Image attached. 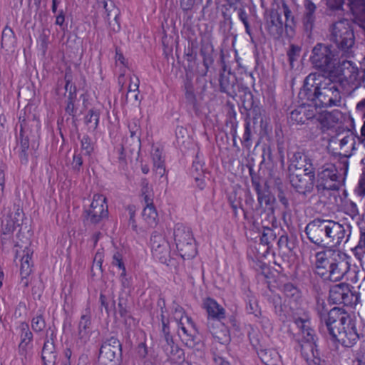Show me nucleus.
Instances as JSON below:
<instances>
[{
	"label": "nucleus",
	"instance_id": "obj_15",
	"mask_svg": "<svg viewBox=\"0 0 365 365\" xmlns=\"http://www.w3.org/2000/svg\"><path fill=\"white\" fill-rule=\"evenodd\" d=\"M122 344L115 336L105 339L100 348L98 358H101L106 363L114 362L115 360L121 361Z\"/></svg>",
	"mask_w": 365,
	"mask_h": 365
},
{
	"label": "nucleus",
	"instance_id": "obj_3",
	"mask_svg": "<svg viewBox=\"0 0 365 365\" xmlns=\"http://www.w3.org/2000/svg\"><path fill=\"white\" fill-rule=\"evenodd\" d=\"M349 155H341L336 164L328 163L317 173L319 189L338 190L344 184L349 169Z\"/></svg>",
	"mask_w": 365,
	"mask_h": 365
},
{
	"label": "nucleus",
	"instance_id": "obj_41",
	"mask_svg": "<svg viewBox=\"0 0 365 365\" xmlns=\"http://www.w3.org/2000/svg\"><path fill=\"white\" fill-rule=\"evenodd\" d=\"M282 291L287 298L294 302H297L300 298L299 290L292 283L284 284L282 287Z\"/></svg>",
	"mask_w": 365,
	"mask_h": 365
},
{
	"label": "nucleus",
	"instance_id": "obj_40",
	"mask_svg": "<svg viewBox=\"0 0 365 365\" xmlns=\"http://www.w3.org/2000/svg\"><path fill=\"white\" fill-rule=\"evenodd\" d=\"M76 86H73L70 88L69 93L67 96L66 101V106L65 107L66 113L71 115L73 113H77V108L75 106V101L76 100Z\"/></svg>",
	"mask_w": 365,
	"mask_h": 365
},
{
	"label": "nucleus",
	"instance_id": "obj_64",
	"mask_svg": "<svg viewBox=\"0 0 365 365\" xmlns=\"http://www.w3.org/2000/svg\"><path fill=\"white\" fill-rule=\"evenodd\" d=\"M112 264L113 266L118 267L119 269H121L125 266L124 262L123 261V255L119 252H115L113 255Z\"/></svg>",
	"mask_w": 365,
	"mask_h": 365
},
{
	"label": "nucleus",
	"instance_id": "obj_58",
	"mask_svg": "<svg viewBox=\"0 0 365 365\" xmlns=\"http://www.w3.org/2000/svg\"><path fill=\"white\" fill-rule=\"evenodd\" d=\"M161 333L163 337L164 343H169L173 341V337L170 331L169 320L167 319L166 324L163 323L162 326Z\"/></svg>",
	"mask_w": 365,
	"mask_h": 365
},
{
	"label": "nucleus",
	"instance_id": "obj_14",
	"mask_svg": "<svg viewBox=\"0 0 365 365\" xmlns=\"http://www.w3.org/2000/svg\"><path fill=\"white\" fill-rule=\"evenodd\" d=\"M330 225L328 227L327 248L331 247H339L342 243H346L351 235V226L342 225L338 222L330 220Z\"/></svg>",
	"mask_w": 365,
	"mask_h": 365
},
{
	"label": "nucleus",
	"instance_id": "obj_4",
	"mask_svg": "<svg viewBox=\"0 0 365 365\" xmlns=\"http://www.w3.org/2000/svg\"><path fill=\"white\" fill-rule=\"evenodd\" d=\"M294 322L303 337L301 353L307 364L326 365L325 361L321 359L319 351L317 349V336L314 330L311 327L310 321L307 318L297 317L294 318Z\"/></svg>",
	"mask_w": 365,
	"mask_h": 365
},
{
	"label": "nucleus",
	"instance_id": "obj_19",
	"mask_svg": "<svg viewBox=\"0 0 365 365\" xmlns=\"http://www.w3.org/2000/svg\"><path fill=\"white\" fill-rule=\"evenodd\" d=\"M352 297L353 293L348 284L339 283L330 288L329 298L333 304L349 305L351 304Z\"/></svg>",
	"mask_w": 365,
	"mask_h": 365
},
{
	"label": "nucleus",
	"instance_id": "obj_26",
	"mask_svg": "<svg viewBox=\"0 0 365 365\" xmlns=\"http://www.w3.org/2000/svg\"><path fill=\"white\" fill-rule=\"evenodd\" d=\"M186 320L191 326V329H189L187 333L185 335H181L178 333L179 336L181 338L182 341L184 344L188 348H194L200 342V339L197 336V331L195 328V324L193 322L192 319L190 317H186Z\"/></svg>",
	"mask_w": 365,
	"mask_h": 365
},
{
	"label": "nucleus",
	"instance_id": "obj_32",
	"mask_svg": "<svg viewBox=\"0 0 365 365\" xmlns=\"http://www.w3.org/2000/svg\"><path fill=\"white\" fill-rule=\"evenodd\" d=\"M16 44V37L13 29L6 25L2 31L1 48L9 51L13 49Z\"/></svg>",
	"mask_w": 365,
	"mask_h": 365
},
{
	"label": "nucleus",
	"instance_id": "obj_33",
	"mask_svg": "<svg viewBox=\"0 0 365 365\" xmlns=\"http://www.w3.org/2000/svg\"><path fill=\"white\" fill-rule=\"evenodd\" d=\"M151 155L153 161L154 171L160 177H163L165 173V165L163 150L159 148H156L152 152Z\"/></svg>",
	"mask_w": 365,
	"mask_h": 365
},
{
	"label": "nucleus",
	"instance_id": "obj_61",
	"mask_svg": "<svg viewBox=\"0 0 365 365\" xmlns=\"http://www.w3.org/2000/svg\"><path fill=\"white\" fill-rule=\"evenodd\" d=\"M249 113H247V118H246V123H245V130L244 133V140H243V145L249 150L250 148V144L249 141L250 139V121L248 120L249 118Z\"/></svg>",
	"mask_w": 365,
	"mask_h": 365
},
{
	"label": "nucleus",
	"instance_id": "obj_30",
	"mask_svg": "<svg viewBox=\"0 0 365 365\" xmlns=\"http://www.w3.org/2000/svg\"><path fill=\"white\" fill-rule=\"evenodd\" d=\"M265 111L258 106L252 103V123L255 125L259 124V131L266 133L269 126L268 118L265 116Z\"/></svg>",
	"mask_w": 365,
	"mask_h": 365
},
{
	"label": "nucleus",
	"instance_id": "obj_39",
	"mask_svg": "<svg viewBox=\"0 0 365 365\" xmlns=\"http://www.w3.org/2000/svg\"><path fill=\"white\" fill-rule=\"evenodd\" d=\"M257 236L255 237V240L257 238L259 239V245L264 247V252H267L271 240H273L275 238L273 230L270 228H264L262 232H257Z\"/></svg>",
	"mask_w": 365,
	"mask_h": 365
},
{
	"label": "nucleus",
	"instance_id": "obj_29",
	"mask_svg": "<svg viewBox=\"0 0 365 365\" xmlns=\"http://www.w3.org/2000/svg\"><path fill=\"white\" fill-rule=\"evenodd\" d=\"M19 329L21 331V342L19 345V354L21 355H26L27 346L33 340V334L30 331L29 326L26 322H21L19 325Z\"/></svg>",
	"mask_w": 365,
	"mask_h": 365
},
{
	"label": "nucleus",
	"instance_id": "obj_49",
	"mask_svg": "<svg viewBox=\"0 0 365 365\" xmlns=\"http://www.w3.org/2000/svg\"><path fill=\"white\" fill-rule=\"evenodd\" d=\"M81 150L84 151V155H91L93 151V145L91 142V138L86 135L81 140Z\"/></svg>",
	"mask_w": 365,
	"mask_h": 365
},
{
	"label": "nucleus",
	"instance_id": "obj_13",
	"mask_svg": "<svg viewBox=\"0 0 365 365\" xmlns=\"http://www.w3.org/2000/svg\"><path fill=\"white\" fill-rule=\"evenodd\" d=\"M330 220L317 217L307 225L304 232L312 243L319 247L327 248L328 227L331 225Z\"/></svg>",
	"mask_w": 365,
	"mask_h": 365
},
{
	"label": "nucleus",
	"instance_id": "obj_62",
	"mask_svg": "<svg viewBox=\"0 0 365 365\" xmlns=\"http://www.w3.org/2000/svg\"><path fill=\"white\" fill-rule=\"evenodd\" d=\"M238 16L245 26L246 32L251 36V26L248 21L247 14L243 9H240L238 11Z\"/></svg>",
	"mask_w": 365,
	"mask_h": 365
},
{
	"label": "nucleus",
	"instance_id": "obj_17",
	"mask_svg": "<svg viewBox=\"0 0 365 365\" xmlns=\"http://www.w3.org/2000/svg\"><path fill=\"white\" fill-rule=\"evenodd\" d=\"M349 319V317L341 309L338 307L331 309L329 317L326 319L325 325L329 334L334 340L337 341L338 336L336 334L344 330L342 327H345V324L348 322Z\"/></svg>",
	"mask_w": 365,
	"mask_h": 365
},
{
	"label": "nucleus",
	"instance_id": "obj_21",
	"mask_svg": "<svg viewBox=\"0 0 365 365\" xmlns=\"http://www.w3.org/2000/svg\"><path fill=\"white\" fill-rule=\"evenodd\" d=\"M223 319H211L207 321L208 331L217 341L225 344L230 341V331L228 327L222 322Z\"/></svg>",
	"mask_w": 365,
	"mask_h": 365
},
{
	"label": "nucleus",
	"instance_id": "obj_60",
	"mask_svg": "<svg viewBox=\"0 0 365 365\" xmlns=\"http://www.w3.org/2000/svg\"><path fill=\"white\" fill-rule=\"evenodd\" d=\"M356 355V364L354 365H365V340L362 341Z\"/></svg>",
	"mask_w": 365,
	"mask_h": 365
},
{
	"label": "nucleus",
	"instance_id": "obj_50",
	"mask_svg": "<svg viewBox=\"0 0 365 365\" xmlns=\"http://www.w3.org/2000/svg\"><path fill=\"white\" fill-rule=\"evenodd\" d=\"M138 140V145L135 147L134 145V143H133V139L130 138H125L123 140V143H121L124 148H125L127 150H128L130 153L133 152H139L140 150L141 147V141L140 139H137Z\"/></svg>",
	"mask_w": 365,
	"mask_h": 365
},
{
	"label": "nucleus",
	"instance_id": "obj_54",
	"mask_svg": "<svg viewBox=\"0 0 365 365\" xmlns=\"http://www.w3.org/2000/svg\"><path fill=\"white\" fill-rule=\"evenodd\" d=\"M127 210L129 212V225H131L133 231L137 232V223L135 219V206L133 205H129L127 207Z\"/></svg>",
	"mask_w": 365,
	"mask_h": 365
},
{
	"label": "nucleus",
	"instance_id": "obj_31",
	"mask_svg": "<svg viewBox=\"0 0 365 365\" xmlns=\"http://www.w3.org/2000/svg\"><path fill=\"white\" fill-rule=\"evenodd\" d=\"M214 48L210 43H205L201 45L200 53L202 57V63L205 66V71L202 72V76H205L209 68L214 63L213 58Z\"/></svg>",
	"mask_w": 365,
	"mask_h": 365
},
{
	"label": "nucleus",
	"instance_id": "obj_34",
	"mask_svg": "<svg viewBox=\"0 0 365 365\" xmlns=\"http://www.w3.org/2000/svg\"><path fill=\"white\" fill-rule=\"evenodd\" d=\"M20 219L15 217H11V215L4 217L1 220V232L4 235H13V232L15 230L16 225H20Z\"/></svg>",
	"mask_w": 365,
	"mask_h": 365
},
{
	"label": "nucleus",
	"instance_id": "obj_23",
	"mask_svg": "<svg viewBox=\"0 0 365 365\" xmlns=\"http://www.w3.org/2000/svg\"><path fill=\"white\" fill-rule=\"evenodd\" d=\"M252 186L257 195V201L260 207H266L270 205L272 201L274 200V197L271 195L269 187L267 184V182L263 181L254 182L252 180Z\"/></svg>",
	"mask_w": 365,
	"mask_h": 365
},
{
	"label": "nucleus",
	"instance_id": "obj_43",
	"mask_svg": "<svg viewBox=\"0 0 365 365\" xmlns=\"http://www.w3.org/2000/svg\"><path fill=\"white\" fill-rule=\"evenodd\" d=\"M289 120L292 123L304 124L306 123L304 106H299L290 113Z\"/></svg>",
	"mask_w": 365,
	"mask_h": 365
},
{
	"label": "nucleus",
	"instance_id": "obj_59",
	"mask_svg": "<svg viewBox=\"0 0 365 365\" xmlns=\"http://www.w3.org/2000/svg\"><path fill=\"white\" fill-rule=\"evenodd\" d=\"M191 173L193 177H194V175H198V176H204L205 175V172H204V169L202 168V165L200 161H198V160L193 161L192 167H191Z\"/></svg>",
	"mask_w": 365,
	"mask_h": 365
},
{
	"label": "nucleus",
	"instance_id": "obj_35",
	"mask_svg": "<svg viewBox=\"0 0 365 365\" xmlns=\"http://www.w3.org/2000/svg\"><path fill=\"white\" fill-rule=\"evenodd\" d=\"M118 311L120 317L126 319L130 317V306L128 304V294L120 293L118 299Z\"/></svg>",
	"mask_w": 365,
	"mask_h": 365
},
{
	"label": "nucleus",
	"instance_id": "obj_1",
	"mask_svg": "<svg viewBox=\"0 0 365 365\" xmlns=\"http://www.w3.org/2000/svg\"><path fill=\"white\" fill-rule=\"evenodd\" d=\"M348 70L351 73L349 80L344 72L339 73L337 71L329 75L309 74L299 93V98L302 101L312 103L314 107L340 106L341 93L348 83L351 82L355 85L361 83V79H358L360 74L358 68L351 67Z\"/></svg>",
	"mask_w": 365,
	"mask_h": 365
},
{
	"label": "nucleus",
	"instance_id": "obj_45",
	"mask_svg": "<svg viewBox=\"0 0 365 365\" xmlns=\"http://www.w3.org/2000/svg\"><path fill=\"white\" fill-rule=\"evenodd\" d=\"M344 212L350 216L352 220H356L359 224L361 216L359 215L356 203L352 201L346 202L344 205Z\"/></svg>",
	"mask_w": 365,
	"mask_h": 365
},
{
	"label": "nucleus",
	"instance_id": "obj_57",
	"mask_svg": "<svg viewBox=\"0 0 365 365\" xmlns=\"http://www.w3.org/2000/svg\"><path fill=\"white\" fill-rule=\"evenodd\" d=\"M304 12L303 16H315L317 9L316 5L310 0L304 1Z\"/></svg>",
	"mask_w": 365,
	"mask_h": 365
},
{
	"label": "nucleus",
	"instance_id": "obj_9",
	"mask_svg": "<svg viewBox=\"0 0 365 365\" xmlns=\"http://www.w3.org/2000/svg\"><path fill=\"white\" fill-rule=\"evenodd\" d=\"M329 40L344 53L349 54L355 43V36L349 20L343 19L329 27Z\"/></svg>",
	"mask_w": 365,
	"mask_h": 365
},
{
	"label": "nucleus",
	"instance_id": "obj_38",
	"mask_svg": "<svg viewBox=\"0 0 365 365\" xmlns=\"http://www.w3.org/2000/svg\"><path fill=\"white\" fill-rule=\"evenodd\" d=\"M91 324V315L89 309H86V314H82L81 317V320L78 323V336L80 339H83L87 336L88 331L87 329L90 327Z\"/></svg>",
	"mask_w": 365,
	"mask_h": 365
},
{
	"label": "nucleus",
	"instance_id": "obj_63",
	"mask_svg": "<svg viewBox=\"0 0 365 365\" xmlns=\"http://www.w3.org/2000/svg\"><path fill=\"white\" fill-rule=\"evenodd\" d=\"M83 165V158L80 153H75L73 158L72 167L73 169L79 172Z\"/></svg>",
	"mask_w": 365,
	"mask_h": 365
},
{
	"label": "nucleus",
	"instance_id": "obj_48",
	"mask_svg": "<svg viewBox=\"0 0 365 365\" xmlns=\"http://www.w3.org/2000/svg\"><path fill=\"white\" fill-rule=\"evenodd\" d=\"M255 269L257 272L258 277H262L266 279L269 277L270 274L269 267L265 263H262L261 262H256L255 264Z\"/></svg>",
	"mask_w": 365,
	"mask_h": 365
},
{
	"label": "nucleus",
	"instance_id": "obj_28",
	"mask_svg": "<svg viewBox=\"0 0 365 365\" xmlns=\"http://www.w3.org/2000/svg\"><path fill=\"white\" fill-rule=\"evenodd\" d=\"M34 251L29 248L25 247L23 250V255L21 258V267L20 274L22 279L27 278L31 272V267L33 266L32 255Z\"/></svg>",
	"mask_w": 365,
	"mask_h": 365
},
{
	"label": "nucleus",
	"instance_id": "obj_52",
	"mask_svg": "<svg viewBox=\"0 0 365 365\" xmlns=\"http://www.w3.org/2000/svg\"><path fill=\"white\" fill-rule=\"evenodd\" d=\"M301 48L296 45L292 44L287 51V56L290 65L292 66L293 62L299 56Z\"/></svg>",
	"mask_w": 365,
	"mask_h": 365
},
{
	"label": "nucleus",
	"instance_id": "obj_36",
	"mask_svg": "<svg viewBox=\"0 0 365 365\" xmlns=\"http://www.w3.org/2000/svg\"><path fill=\"white\" fill-rule=\"evenodd\" d=\"M100 110L96 108H91L84 118L85 123L88 126V129L95 131L99 124Z\"/></svg>",
	"mask_w": 365,
	"mask_h": 365
},
{
	"label": "nucleus",
	"instance_id": "obj_44",
	"mask_svg": "<svg viewBox=\"0 0 365 365\" xmlns=\"http://www.w3.org/2000/svg\"><path fill=\"white\" fill-rule=\"evenodd\" d=\"M357 24L365 31V2L352 10Z\"/></svg>",
	"mask_w": 365,
	"mask_h": 365
},
{
	"label": "nucleus",
	"instance_id": "obj_7",
	"mask_svg": "<svg viewBox=\"0 0 365 365\" xmlns=\"http://www.w3.org/2000/svg\"><path fill=\"white\" fill-rule=\"evenodd\" d=\"M237 83L239 92H242L240 98L242 106L247 112L251 110V91L247 83H244L243 76H235L230 71H226V66H223L222 71L220 74L219 84L220 91L227 93L230 97L236 96L235 86Z\"/></svg>",
	"mask_w": 365,
	"mask_h": 365
},
{
	"label": "nucleus",
	"instance_id": "obj_42",
	"mask_svg": "<svg viewBox=\"0 0 365 365\" xmlns=\"http://www.w3.org/2000/svg\"><path fill=\"white\" fill-rule=\"evenodd\" d=\"M315 309L321 321H324V323L326 324V319L329 317V313L331 309L327 307L325 300L319 297L317 298Z\"/></svg>",
	"mask_w": 365,
	"mask_h": 365
},
{
	"label": "nucleus",
	"instance_id": "obj_25",
	"mask_svg": "<svg viewBox=\"0 0 365 365\" xmlns=\"http://www.w3.org/2000/svg\"><path fill=\"white\" fill-rule=\"evenodd\" d=\"M162 349L169 361L180 364L185 360V351L174 341L162 344Z\"/></svg>",
	"mask_w": 365,
	"mask_h": 365
},
{
	"label": "nucleus",
	"instance_id": "obj_10",
	"mask_svg": "<svg viewBox=\"0 0 365 365\" xmlns=\"http://www.w3.org/2000/svg\"><path fill=\"white\" fill-rule=\"evenodd\" d=\"M174 240L179 255L183 259H190L197 255L195 239L189 227L178 224L174 229Z\"/></svg>",
	"mask_w": 365,
	"mask_h": 365
},
{
	"label": "nucleus",
	"instance_id": "obj_12",
	"mask_svg": "<svg viewBox=\"0 0 365 365\" xmlns=\"http://www.w3.org/2000/svg\"><path fill=\"white\" fill-rule=\"evenodd\" d=\"M106 200V197L103 195H93L91 204L84 210L82 215L86 226H96L108 217Z\"/></svg>",
	"mask_w": 365,
	"mask_h": 365
},
{
	"label": "nucleus",
	"instance_id": "obj_6",
	"mask_svg": "<svg viewBox=\"0 0 365 365\" xmlns=\"http://www.w3.org/2000/svg\"><path fill=\"white\" fill-rule=\"evenodd\" d=\"M265 29L268 33L276 39L282 36L284 29L289 27L294 24V16L292 11L285 2H282L281 6L272 8L264 14Z\"/></svg>",
	"mask_w": 365,
	"mask_h": 365
},
{
	"label": "nucleus",
	"instance_id": "obj_51",
	"mask_svg": "<svg viewBox=\"0 0 365 365\" xmlns=\"http://www.w3.org/2000/svg\"><path fill=\"white\" fill-rule=\"evenodd\" d=\"M173 309L174 315L173 317L176 322L182 321L184 317L186 318L187 316L185 315L184 309L175 302H173Z\"/></svg>",
	"mask_w": 365,
	"mask_h": 365
},
{
	"label": "nucleus",
	"instance_id": "obj_27",
	"mask_svg": "<svg viewBox=\"0 0 365 365\" xmlns=\"http://www.w3.org/2000/svg\"><path fill=\"white\" fill-rule=\"evenodd\" d=\"M257 355L264 365H282L281 357L275 349H260Z\"/></svg>",
	"mask_w": 365,
	"mask_h": 365
},
{
	"label": "nucleus",
	"instance_id": "obj_55",
	"mask_svg": "<svg viewBox=\"0 0 365 365\" xmlns=\"http://www.w3.org/2000/svg\"><path fill=\"white\" fill-rule=\"evenodd\" d=\"M355 192L359 196H365V168L359 178L358 185L355 189Z\"/></svg>",
	"mask_w": 365,
	"mask_h": 365
},
{
	"label": "nucleus",
	"instance_id": "obj_16",
	"mask_svg": "<svg viewBox=\"0 0 365 365\" xmlns=\"http://www.w3.org/2000/svg\"><path fill=\"white\" fill-rule=\"evenodd\" d=\"M150 245L153 256L162 264H168L170 261V247L165 237L157 232L150 237Z\"/></svg>",
	"mask_w": 365,
	"mask_h": 365
},
{
	"label": "nucleus",
	"instance_id": "obj_37",
	"mask_svg": "<svg viewBox=\"0 0 365 365\" xmlns=\"http://www.w3.org/2000/svg\"><path fill=\"white\" fill-rule=\"evenodd\" d=\"M110 6L113 7L112 9H109V7H108V11H106L107 13L108 22L110 29L113 32L116 33L120 29V25L119 23L120 13L113 5H111Z\"/></svg>",
	"mask_w": 365,
	"mask_h": 365
},
{
	"label": "nucleus",
	"instance_id": "obj_56",
	"mask_svg": "<svg viewBox=\"0 0 365 365\" xmlns=\"http://www.w3.org/2000/svg\"><path fill=\"white\" fill-rule=\"evenodd\" d=\"M6 170V166L4 164H1L0 165V201H1L3 197L4 196V189H5V171Z\"/></svg>",
	"mask_w": 365,
	"mask_h": 365
},
{
	"label": "nucleus",
	"instance_id": "obj_11",
	"mask_svg": "<svg viewBox=\"0 0 365 365\" xmlns=\"http://www.w3.org/2000/svg\"><path fill=\"white\" fill-rule=\"evenodd\" d=\"M288 179L291 186L299 195L307 196L314 187V169L306 168L304 170L288 172Z\"/></svg>",
	"mask_w": 365,
	"mask_h": 365
},
{
	"label": "nucleus",
	"instance_id": "obj_22",
	"mask_svg": "<svg viewBox=\"0 0 365 365\" xmlns=\"http://www.w3.org/2000/svg\"><path fill=\"white\" fill-rule=\"evenodd\" d=\"M342 328L344 330L336 334L338 336L337 341L346 347H351L356 343L360 337L355 323L349 319L348 322L345 324V327Z\"/></svg>",
	"mask_w": 365,
	"mask_h": 365
},
{
	"label": "nucleus",
	"instance_id": "obj_24",
	"mask_svg": "<svg viewBox=\"0 0 365 365\" xmlns=\"http://www.w3.org/2000/svg\"><path fill=\"white\" fill-rule=\"evenodd\" d=\"M203 308L207 313V321L226 318L225 309L212 298L208 297L205 300Z\"/></svg>",
	"mask_w": 365,
	"mask_h": 365
},
{
	"label": "nucleus",
	"instance_id": "obj_46",
	"mask_svg": "<svg viewBox=\"0 0 365 365\" xmlns=\"http://www.w3.org/2000/svg\"><path fill=\"white\" fill-rule=\"evenodd\" d=\"M143 217L150 225L156 224L158 213L154 205L147 206L143 210Z\"/></svg>",
	"mask_w": 365,
	"mask_h": 365
},
{
	"label": "nucleus",
	"instance_id": "obj_18",
	"mask_svg": "<svg viewBox=\"0 0 365 365\" xmlns=\"http://www.w3.org/2000/svg\"><path fill=\"white\" fill-rule=\"evenodd\" d=\"M56 334L49 328L46 331L43 346L41 350V359L43 365H56L58 359V351L55 344Z\"/></svg>",
	"mask_w": 365,
	"mask_h": 365
},
{
	"label": "nucleus",
	"instance_id": "obj_53",
	"mask_svg": "<svg viewBox=\"0 0 365 365\" xmlns=\"http://www.w3.org/2000/svg\"><path fill=\"white\" fill-rule=\"evenodd\" d=\"M315 20H316L315 16H303L302 23H303L304 29L309 35L311 34V33L314 29Z\"/></svg>",
	"mask_w": 365,
	"mask_h": 365
},
{
	"label": "nucleus",
	"instance_id": "obj_20",
	"mask_svg": "<svg viewBox=\"0 0 365 365\" xmlns=\"http://www.w3.org/2000/svg\"><path fill=\"white\" fill-rule=\"evenodd\" d=\"M288 158L290 163L288 166V172L293 171V170H304L306 168L314 169L312 160L305 154L303 150L297 148L295 151H289Z\"/></svg>",
	"mask_w": 365,
	"mask_h": 365
},
{
	"label": "nucleus",
	"instance_id": "obj_47",
	"mask_svg": "<svg viewBox=\"0 0 365 365\" xmlns=\"http://www.w3.org/2000/svg\"><path fill=\"white\" fill-rule=\"evenodd\" d=\"M31 328L35 332H40L46 328V321L43 314H38L32 319Z\"/></svg>",
	"mask_w": 365,
	"mask_h": 365
},
{
	"label": "nucleus",
	"instance_id": "obj_5",
	"mask_svg": "<svg viewBox=\"0 0 365 365\" xmlns=\"http://www.w3.org/2000/svg\"><path fill=\"white\" fill-rule=\"evenodd\" d=\"M310 62L315 68L322 71L323 75L332 74L336 71L344 72L338 65V54L331 45L317 43L312 50Z\"/></svg>",
	"mask_w": 365,
	"mask_h": 365
},
{
	"label": "nucleus",
	"instance_id": "obj_8",
	"mask_svg": "<svg viewBox=\"0 0 365 365\" xmlns=\"http://www.w3.org/2000/svg\"><path fill=\"white\" fill-rule=\"evenodd\" d=\"M41 123L36 118L31 120L24 119L20 122V133L17 140L19 143V158L21 163H26L29 160V148L30 143L34 148L36 143L38 144L40 138Z\"/></svg>",
	"mask_w": 365,
	"mask_h": 365
},
{
	"label": "nucleus",
	"instance_id": "obj_2",
	"mask_svg": "<svg viewBox=\"0 0 365 365\" xmlns=\"http://www.w3.org/2000/svg\"><path fill=\"white\" fill-rule=\"evenodd\" d=\"M315 257V272L324 281H340L350 269L349 256L339 250L328 248Z\"/></svg>",
	"mask_w": 365,
	"mask_h": 365
}]
</instances>
